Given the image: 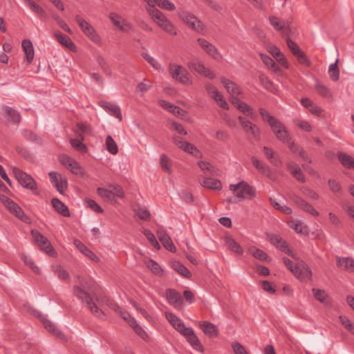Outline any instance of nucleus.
I'll return each mask as SVG.
<instances>
[{
  "mask_svg": "<svg viewBox=\"0 0 354 354\" xmlns=\"http://www.w3.org/2000/svg\"><path fill=\"white\" fill-rule=\"evenodd\" d=\"M25 5L31 9L34 12L39 15L41 17L46 18L47 14L46 11L35 1L32 0H24Z\"/></svg>",
  "mask_w": 354,
  "mask_h": 354,
  "instance_id": "4c0bfd02",
  "label": "nucleus"
},
{
  "mask_svg": "<svg viewBox=\"0 0 354 354\" xmlns=\"http://www.w3.org/2000/svg\"><path fill=\"white\" fill-rule=\"evenodd\" d=\"M106 146L107 151L111 154L115 155L118 152V145L111 136L106 138Z\"/></svg>",
  "mask_w": 354,
  "mask_h": 354,
  "instance_id": "3c124183",
  "label": "nucleus"
},
{
  "mask_svg": "<svg viewBox=\"0 0 354 354\" xmlns=\"http://www.w3.org/2000/svg\"><path fill=\"white\" fill-rule=\"evenodd\" d=\"M31 234L38 247L46 254L50 257H54L56 254V252L53 248L51 243L48 239L41 234L39 231L32 230Z\"/></svg>",
  "mask_w": 354,
  "mask_h": 354,
  "instance_id": "6e6552de",
  "label": "nucleus"
},
{
  "mask_svg": "<svg viewBox=\"0 0 354 354\" xmlns=\"http://www.w3.org/2000/svg\"><path fill=\"white\" fill-rule=\"evenodd\" d=\"M259 113L264 122H268L277 139L283 142H289V133L284 125L277 119L272 116L264 109H259Z\"/></svg>",
  "mask_w": 354,
  "mask_h": 354,
  "instance_id": "f03ea898",
  "label": "nucleus"
},
{
  "mask_svg": "<svg viewBox=\"0 0 354 354\" xmlns=\"http://www.w3.org/2000/svg\"><path fill=\"white\" fill-rule=\"evenodd\" d=\"M134 330V331L142 338L146 335L145 331L142 329L141 326L138 325L136 320L135 319H131L130 320V325Z\"/></svg>",
  "mask_w": 354,
  "mask_h": 354,
  "instance_id": "e2e57ef3",
  "label": "nucleus"
},
{
  "mask_svg": "<svg viewBox=\"0 0 354 354\" xmlns=\"http://www.w3.org/2000/svg\"><path fill=\"white\" fill-rule=\"evenodd\" d=\"M109 17L113 24L121 30L127 31L131 28L130 24L116 13H110Z\"/></svg>",
  "mask_w": 354,
  "mask_h": 354,
  "instance_id": "b1692460",
  "label": "nucleus"
},
{
  "mask_svg": "<svg viewBox=\"0 0 354 354\" xmlns=\"http://www.w3.org/2000/svg\"><path fill=\"white\" fill-rule=\"evenodd\" d=\"M52 205L57 212L65 217L70 216V212L67 206L58 198H53Z\"/></svg>",
  "mask_w": 354,
  "mask_h": 354,
  "instance_id": "bb28decb",
  "label": "nucleus"
},
{
  "mask_svg": "<svg viewBox=\"0 0 354 354\" xmlns=\"http://www.w3.org/2000/svg\"><path fill=\"white\" fill-rule=\"evenodd\" d=\"M159 103L162 107L172 113L175 116L183 117L186 113L183 109L165 100H160Z\"/></svg>",
  "mask_w": 354,
  "mask_h": 354,
  "instance_id": "a878e982",
  "label": "nucleus"
},
{
  "mask_svg": "<svg viewBox=\"0 0 354 354\" xmlns=\"http://www.w3.org/2000/svg\"><path fill=\"white\" fill-rule=\"evenodd\" d=\"M142 57L149 64H151L156 70L163 72L164 69L162 66L159 64V62L150 56L147 53H142Z\"/></svg>",
  "mask_w": 354,
  "mask_h": 354,
  "instance_id": "8fccbe9b",
  "label": "nucleus"
},
{
  "mask_svg": "<svg viewBox=\"0 0 354 354\" xmlns=\"http://www.w3.org/2000/svg\"><path fill=\"white\" fill-rule=\"evenodd\" d=\"M294 123L297 125L299 129L305 131H310L312 129V127L310 124L306 120H303L301 119H295L294 120Z\"/></svg>",
  "mask_w": 354,
  "mask_h": 354,
  "instance_id": "680f3d73",
  "label": "nucleus"
},
{
  "mask_svg": "<svg viewBox=\"0 0 354 354\" xmlns=\"http://www.w3.org/2000/svg\"><path fill=\"white\" fill-rule=\"evenodd\" d=\"M252 162L254 167L263 175L265 176L271 178L272 176V173L271 169L268 165H267L263 162L259 160L256 157L252 158Z\"/></svg>",
  "mask_w": 354,
  "mask_h": 354,
  "instance_id": "412c9836",
  "label": "nucleus"
},
{
  "mask_svg": "<svg viewBox=\"0 0 354 354\" xmlns=\"http://www.w3.org/2000/svg\"><path fill=\"white\" fill-rule=\"evenodd\" d=\"M143 234L155 249H160V245L158 242L155 235L149 230L145 229L143 232Z\"/></svg>",
  "mask_w": 354,
  "mask_h": 354,
  "instance_id": "603ef678",
  "label": "nucleus"
},
{
  "mask_svg": "<svg viewBox=\"0 0 354 354\" xmlns=\"http://www.w3.org/2000/svg\"><path fill=\"white\" fill-rule=\"evenodd\" d=\"M75 244L78 250L84 254L86 257L91 259L95 262L99 261V258L95 255L94 252H93L90 249H88L85 245L81 243L80 241H75Z\"/></svg>",
  "mask_w": 354,
  "mask_h": 354,
  "instance_id": "7c9ffc66",
  "label": "nucleus"
},
{
  "mask_svg": "<svg viewBox=\"0 0 354 354\" xmlns=\"http://www.w3.org/2000/svg\"><path fill=\"white\" fill-rule=\"evenodd\" d=\"M237 109L245 116L249 117L252 120H256L257 118V115L253 109L245 102L239 104Z\"/></svg>",
  "mask_w": 354,
  "mask_h": 354,
  "instance_id": "f704fd0d",
  "label": "nucleus"
},
{
  "mask_svg": "<svg viewBox=\"0 0 354 354\" xmlns=\"http://www.w3.org/2000/svg\"><path fill=\"white\" fill-rule=\"evenodd\" d=\"M99 105L102 107L107 113H109L111 115L119 119L120 121H122V116L120 108L113 104L109 103L105 101H101L99 102Z\"/></svg>",
  "mask_w": 354,
  "mask_h": 354,
  "instance_id": "6ab92c4d",
  "label": "nucleus"
},
{
  "mask_svg": "<svg viewBox=\"0 0 354 354\" xmlns=\"http://www.w3.org/2000/svg\"><path fill=\"white\" fill-rule=\"evenodd\" d=\"M337 264L341 268L349 271L354 272V259L350 257H337Z\"/></svg>",
  "mask_w": 354,
  "mask_h": 354,
  "instance_id": "cd10ccee",
  "label": "nucleus"
},
{
  "mask_svg": "<svg viewBox=\"0 0 354 354\" xmlns=\"http://www.w3.org/2000/svg\"><path fill=\"white\" fill-rule=\"evenodd\" d=\"M225 244L229 250L237 254H242L243 252L242 247L230 236L225 237Z\"/></svg>",
  "mask_w": 354,
  "mask_h": 354,
  "instance_id": "c756f323",
  "label": "nucleus"
},
{
  "mask_svg": "<svg viewBox=\"0 0 354 354\" xmlns=\"http://www.w3.org/2000/svg\"><path fill=\"white\" fill-rule=\"evenodd\" d=\"M229 189L235 194L239 201L246 198L252 199L256 196L255 188L245 180H241L236 184H231Z\"/></svg>",
  "mask_w": 354,
  "mask_h": 354,
  "instance_id": "7ed1b4c3",
  "label": "nucleus"
},
{
  "mask_svg": "<svg viewBox=\"0 0 354 354\" xmlns=\"http://www.w3.org/2000/svg\"><path fill=\"white\" fill-rule=\"evenodd\" d=\"M166 298L168 303L176 308H180L183 303V299L180 294L174 289L169 288L166 290Z\"/></svg>",
  "mask_w": 354,
  "mask_h": 354,
  "instance_id": "dca6fc26",
  "label": "nucleus"
},
{
  "mask_svg": "<svg viewBox=\"0 0 354 354\" xmlns=\"http://www.w3.org/2000/svg\"><path fill=\"white\" fill-rule=\"evenodd\" d=\"M272 243L279 249H280L281 251L284 252L285 253L288 254L290 256H293L292 251L288 248L287 243L283 241V239L274 236L271 239Z\"/></svg>",
  "mask_w": 354,
  "mask_h": 354,
  "instance_id": "c9c22d12",
  "label": "nucleus"
},
{
  "mask_svg": "<svg viewBox=\"0 0 354 354\" xmlns=\"http://www.w3.org/2000/svg\"><path fill=\"white\" fill-rule=\"evenodd\" d=\"M168 71L169 75L175 81L182 84H191L190 74L185 67L177 64L170 63Z\"/></svg>",
  "mask_w": 354,
  "mask_h": 354,
  "instance_id": "20e7f679",
  "label": "nucleus"
},
{
  "mask_svg": "<svg viewBox=\"0 0 354 354\" xmlns=\"http://www.w3.org/2000/svg\"><path fill=\"white\" fill-rule=\"evenodd\" d=\"M268 51L275 58V59L282 65L287 64L286 59L283 55L281 53L279 48L275 46H270L268 47Z\"/></svg>",
  "mask_w": 354,
  "mask_h": 354,
  "instance_id": "58836bf2",
  "label": "nucleus"
},
{
  "mask_svg": "<svg viewBox=\"0 0 354 354\" xmlns=\"http://www.w3.org/2000/svg\"><path fill=\"white\" fill-rule=\"evenodd\" d=\"M173 269L183 277L189 278L192 274L189 270L182 263L175 262L172 265Z\"/></svg>",
  "mask_w": 354,
  "mask_h": 354,
  "instance_id": "de8ad7c7",
  "label": "nucleus"
},
{
  "mask_svg": "<svg viewBox=\"0 0 354 354\" xmlns=\"http://www.w3.org/2000/svg\"><path fill=\"white\" fill-rule=\"evenodd\" d=\"M292 201L302 210L314 216H317L319 212L308 203L304 201L299 196L293 195L291 196Z\"/></svg>",
  "mask_w": 354,
  "mask_h": 354,
  "instance_id": "2eb2a0df",
  "label": "nucleus"
},
{
  "mask_svg": "<svg viewBox=\"0 0 354 354\" xmlns=\"http://www.w3.org/2000/svg\"><path fill=\"white\" fill-rule=\"evenodd\" d=\"M55 37L57 40L63 46L72 49L74 47V44L71 41V39L67 37L66 35L62 34L60 32H57L55 33Z\"/></svg>",
  "mask_w": 354,
  "mask_h": 354,
  "instance_id": "ea45409f",
  "label": "nucleus"
},
{
  "mask_svg": "<svg viewBox=\"0 0 354 354\" xmlns=\"http://www.w3.org/2000/svg\"><path fill=\"white\" fill-rule=\"evenodd\" d=\"M261 59L265 65L268 66L270 69L272 70L274 72H277L279 70V66L274 62V60L268 55L261 54Z\"/></svg>",
  "mask_w": 354,
  "mask_h": 354,
  "instance_id": "49530a36",
  "label": "nucleus"
},
{
  "mask_svg": "<svg viewBox=\"0 0 354 354\" xmlns=\"http://www.w3.org/2000/svg\"><path fill=\"white\" fill-rule=\"evenodd\" d=\"M0 201L10 213L14 214L19 219L26 223L29 222V218L25 214L24 210L12 199L4 194H0Z\"/></svg>",
  "mask_w": 354,
  "mask_h": 354,
  "instance_id": "39448f33",
  "label": "nucleus"
},
{
  "mask_svg": "<svg viewBox=\"0 0 354 354\" xmlns=\"http://www.w3.org/2000/svg\"><path fill=\"white\" fill-rule=\"evenodd\" d=\"M12 172L19 183L24 188L35 191L37 189V183L33 178L17 167H12Z\"/></svg>",
  "mask_w": 354,
  "mask_h": 354,
  "instance_id": "423d86ee",
  "label": "nucleus"
},
{
  "mask_svg": "<svg viewBox=\"0 0 354 354\" xmlns=\"http://www.w3.org/2000/svg\"><path fill=\"white\" fill-rule=\"evenodd\" d=\"M157 236L166 250L171 252H174L176 251V247L174 245L171 237L163 229L159 228L157 230Z\"/></svg>",
  "mask_w": 354,
  "mask_h": 354,
  "instance_id": "f3484780",
  "label": "nucleus"
},
{
  "mask_svg": "<svg viewBox=\"0 0 354 354\" xmlns=\"http://www.w3.org/2000/svg\"><path fill=\"white\" fill-rule=\"evenodd\" d=\"M4 113L8 119L10 120L11 122L15 123L19 122L21 120L19 113L15 111L14 109H12V108L9 106H6L4 108Z\"/></svg>",
  "mask_w": 354,
  "mask_h": 354,
  "instance_id": "a19ab883",
  "label": "nucleus"
},
{
  "mask_svg": "<svg viewBox=\"0 0 354 354\" xmlns=\"http://www.w3.org/2000/svg\"><path fill=\"white\" fill-rule=\"evenodd\" d=\"M314 297L321 303H326L328 295L324 290L313 288L312 290Z\"/></svg>",
  "mask_w": 354,
  "mask_h": 354,
  "instance_id": "6e6d98bb",
  "label": "nucleus"
},
{
  "mask_svg": "<svg viewBox=\"0 0 354 354\" xmlns=\"http://www.w3.org/2000/svg\"><path fill=\"white\" fill-rule=\"evenodd\" d=\"M75 21L79 24L82 32L95 44L100 45L101 44V38L96 32L94 28L81 16L76 15Z\"/></svg>",
  "mask_w": 354,
  "mask_h": 354,
  "instance_id": "1a4fd4ad",
  "label": "nucleus"
},
{
  "mask_svg": "<svg viewBox=\"0 0 354 354\" xmlns=\"http://www.w3.org/2000/svg\"><path fill=\"white\" fill-rule=\"evenodd\" d=\"M238 120L245 132L250 135L251 139L259 141L261 139L259 127L243 116H239Z\"/></svg>",
  "mask_w": 354,
  "mask_h": 354,
  "instance_id": "9d476101",
  "label": "nucleus"
},
{
  "mask_svg": "<svg viewBox=\"0 0 354 354\" xmlns=\"http://www.w3.org/2000/svg\"><path fill=\"white\" fill-rule=\"evenodd\" d=\"M288 147L292 153L298 154L304 160L311 162V159L306 154V152L294 142L289 143Z\"/></svg>",
  "mask_w": 354,
  "mask_h": 354,
  "instance_id": "c03bdc74",
  "label": "nucleus"
},
{
  "mask_svg": "<svg viewBox=\"0 0 354 354\" xmlns=\"http://www.w3.org/2000/svg\"><path fill=\"white\" fill-rule=\"evenodd\" d=\"M180 149H183V151H185L187 153H189L191 154H193L194 156H196V153H199L198 150L196 149V147L194 145H192L187 141L183 144V145H181Z\"/></svg>",
  "mask_w": 354,
  "mask_h": 354,
  "instance_id": "0e129e2a",
  "label": "nucleus"
},
{
  "mask_svg": "<svg viewBox=\"0 0 354 354\" xmlns=\"http://www.w3.org/2000/svg\"><path fill=\"white\" fill-rule=\"evenodd\" d=\"M70 143L72 147L81 153H86L87 151L86 146L80 140L71 139Z\"/></svg>",
  "mask_w": 354,
  "mask_h": 354,
  "instance_id": "4d7b16f0",
  "label": "nucleus"
},
{
  "mask_svg": "<svg viewBox=\"0 0 354 354\" xmlns=\"http://www.w3.org/2000/svg\"><path fill=\"white\" fill-rule=\"evenodd\" d=\"M69 169L75 175L83 176L84 174V169L75 160L72 163Z\"/></svg>",
  "mask_w": 354,
  "mask_h": 354,
  "instance_id": "774afa93",
  "label": "nucleus"
},
{
  "mask_svg": "<svg viewBox=\"0 0 354 354\" xmlns=\"http://www.w3.org/2000/svg\"><path fill=\"white\" fill-rule=\"evenodd\" d=\"M338 62L339 59L337 58L335 63L330 64L328 68L329 76L334 82H337L339 79V70L337 66Z\"/></svg>",
  "mask_w": 354,
  "mask_h": 354,
  "instance_id": "79ce46f5",
  "label": "nucleus"
},
{
  "mask_svg": "<svg viewBox=\"0 0 354 354\" xmlns=\"http://www.w3.org/2000/svg\"><path fill=\"white\" fill-rule=\"evenodd\" d=\"M86 204L88 207L93 210L95 212L102 213L104 211L103 209L92 199H87L86 201Z\"/></svg>",
  "mask_w": 354,
  "mask_h": 354,
  "instance_id": "69168bd1",
  "label": "nucleus"
},
{
  "mask_svg": "<svg viewBox=\"0 0 354 354\" xmlns=\"http://www.w3.org/2000/svg\"><path fill=\"white\" fill-rule=\"evenodd\" d=\"M181 18L194 30L200 32L203 30V23L195 15L184 12Z\"/></svg>",
  "mask_w": 354,
  "mask_h": 354,
  "instance_id": "f8f14e48",
  "label": "nucleus"
},
{
  "mask_svg": "<svg viewBox=\"0 0 354 354\" xmlns=\"http://www.w3.org/2000/svg\"><path fill=\"white\" fill-rule=\"evenodd\" d=\"M149 12L153 19L162 30L171 35H176L173 25L168 21L162 12L156 8H153L151 10H149Z\"/></svg>",
  "mask_w": 354,
  "mask_h": 354,
  "instance_id": "0eeeda50",
  "label": "nucleus"
},
{
  "mask_svg": "<svg viewBox=\"0 0 354 354\" xmlns=\"http://www.w3.org/2000/svg\"><path fill=\"white\" fill-rule=\"evenodd\" d=\"M54 273L58 277V278L63 281L69 280L68 272L60 265H55L53 267Z\"/></svg>",
  "mask_w": 354,
  "mask_h": 354,
  "instance_id": "37998d69",
  "label": "nucleus"
},
{
  "mask_svg": "<svg viewBox=\"0 0 354 354\" xmlns=\"http://www.w3.org/2000/svg\"><path fill=\"white\" fill-rule=\"evenodd\" d=\"M290 227L294 229L297 233L301 234H308L307 227L304 226L301 222L291 221L289 223Z\"/></svg>",
  "mask_w": 354,
  "mask_h": 354,
  "instance_id": "864d4df0",
  "label": "nucleus"
},
{
  "mask_svg": "<svg viewBox=\"0 0 354 354\" xmlns=\"http://www.w3.org/2000/svg\"><path fill=\"white\" fill-rule=\"evenodd\" d=\"M97 194L104 200L112 202L114 200V194L112 190L99 187L97 189Z\"/></svg>",
  "mask_w": 354,
  "mask_h": 354,
  "instance_id": "09e8293b",
  "label": "nucleus"
},
{
  "mask_svg": "<svg viewBox=\"0 0 354 354\" xmlns=\"http://www.w3.org/2000/svg\"><path fill=\"white\" fill-rule=\"evenodd\" d=\"M283 262L285 266L295 274V275L297 274V272L299 270V267L298 266H294L293 262L289 259L284 257L283 258Z\"/></svg>",
  "mask_w": 354,
  "mask_h": 354,
  "instance_id": "338daca9",
  "label": "nucleus"
},
{
  "mask_svg": "<svg viewBox=\"0 0 354 354\" xmlns=\"http://www.w3.org/2000/svg\"><path fill=\"white\" fill-rule=\"evenodd\" d=\"M286 43H287V45L289 48V49L291 50L292 53L296 57L297 55H298L299 54H300L301 53H302L301 50L300 49V48L299 47V46L295 43L293 41H292L289 37L288 36L286 37Z\"/></svg>",
  "mask_w": 354,
  "mask_h": 354,
  "instance_id": "052dcab7",
  "label": "nucleus"
},
{
  "mask_svg": "<svg viewBox=\"0 0 354 354\" xmlns=\"http://www.w3.org/2000/svg\"><path fill=\"white\" fill-rule=\"evenodd\" d=\"M180 334L186 338L187 341L194 349L198 351H203V346L199 339L195 335L193 328L188 327Z\"/></svg>",
  "mask_w": 354,
  "mask_h": 354,
  "instance_id": "ddd939ff",
  "label": "nucleus"
},
{
  "mask_svg": "<svg viewBox=\"0 0 354 354\" xmlns=\"http://www.w3.org/2000/svg\"><path fill=\"white\" fill-rule=\"evenodd\" d=\"M201 328L203 333L209 337H216L217 335V329L213 324L205 321L200 324Z\"/></svg>",
  "mask_w": 354,
  "mask_h": 354,
  "instance_id": "473e14b6",
  "label": "nucleus"
},
{
  "mask_svg": "<svg viewBox=\"0 0 354 354\" xmlns=\"http://www.w3.org/2000/svg\"><path fill=\"white\" fill-rule=\"evenodd\" d=\"M201 184L203 187L214 190H219L221 189V183L220 180L212 178H204Z\"/></svg>",
  "mask_w": 354,
  "mask_h": 354,
  "instance_id": "72a5a7b5",
  "label": "nucleus"
},
{
  "mask_svg": "<svg viewBox=\"0 0 354 354\" xmlns=\"http://www.w3.org/2000/svg\"><path fill=\"white\" fill-rule=\"evenodd\" d=\"M221 82L231 96L239 95L241 94L239 86L231 80L225 77H222L221 79Z\"/></svg>",
  "mask_w": 354,
  "mask_h": 354,
  "instance_id": "5701e85b",
  "label": "nucleus"
},
{
  "mask_svg": "<svg viewBox=\"0 0 354 354\" xmlns=\"http://www.w3.org/2000/svg\"><path fill=\"white\" fill-rule=\"evenodd\" d=\"M160 164L162 169L165 171H166L169 174L171 173V160L169 159V158L167 156H166L165 154L161 155L160 159Z\"/></svg>",
  "mask_w": 354,
  "mask_h": 354,
  "instance_id": "5fc2aeb1",
  "label": "nucleus"
},
{
  "mask_svg": "<svg viewBox=\"0 0 354 354\" xmlns=\"http://www.w3.org/2000/svg\"><path fill=\"white\" fill-rule=\"evenodd\" d=\"M44 327L50 333H52L54 335H55L57 337H59L61 339H63L64 337V334L58 329L57 328L55 324H53L51 321L43 318L41 319Z\"/></svg>",
  "mask_w": 354,
  "mask_h": 354,
  "instance_id": "2f4dec72",
  "label": "nucleus"
},
{
  "mask_svg": "<svg viewBox=\"0 0 354 354\" xmlns=\"http://www.w3.org/2000/svg\"><path fill=\"white\" fill-rule=\"evenodd\" d=\"M165 317L168 322L180 333H182L187 328L185 326L184 322L172 313L165 312Z\"/></svg>",
  "mask_w": 354,
  "mask_h": 354,
  "instance_id": "aec40b11",
  "label": "nucleus"
},
{
  "mask_svg": "<svg viewBox=\"0 0 354 354\" xmlns=\"http://www.w3.org/2000/svg\"><path fill=\"white\" fill-rule=\"evenodd\" d=\"M189 68L191 70L196 71L198 73L207 77L211 80L216 77L215 74L209 68H206L205 65L200 62H193L189 64Z\"/></svg>",
  "mask_w": 354,
  "mask_h": 354,
  "instance_id": "a211bd4d",
  "label": "nucleus"
},
{
  "mask_svg": "<svg viewBox=\"0 0 354 354\" xmlns=\"http://www.w3.org/2000/svg\"><path fill=\"white\" fill-rule=\"evenodd\" d=\"M269 21L271 25L276 30L281 31V35L283 37L288 36L290 29L288 26H286L284 25V23L283 21H280L275 16H270L269 17Z\"/></svg>",
  "mask_w": 354,
  "mask_h": 354,
  "instance_id": "4be33fe9",
  "label": "nucleus"
},
{
  "mask_svg": "<svg viewBox=\"0 0 354 354\" xmlns=\"http://www.w3.org/2000/svg\"><path fill=\"white\" fill-rule=\"evenodd\" d=\"M301 192L306 197L310 198L312 200H317L319 198V195L313 189L308 187H302L300 189Z\"/></svg>",
  "mask_w": 354,
  "mask_h": 354,
  "instance_id": "bf43d9fd",
  "label": "nucleus"
},
{
  "mask_svg": "<svg viewBox=\"0 0 354 354\" xmlns=\"http://www.w3.org/2000/svg\"><path fill=\"white\" fill-rule=\"evenodd\" d=\"M73 294L97 317H104V306L115 312L120 310V306L113 300L96 291V284L91 279L78 277V284L73 286Z\"/></svg>",
  "mask_w": 354,
  "mask_h": 354,
  "instance_id": "f257e3e1",
  "label": "nucleus"
},
{
  "mask_svg": "<svg viewBox=\"0 0 354 354\" xmlns=\"http://www.w3.org/2000/svg\"><path fill=\"white\" fill-rule=\"evenodd\" d=\"M21 259L24 261V263L29 266L31 270L37 274L39 273V269L37 266H36L30 257L26 256L25 254L21 255Z\"/></svg>",
  "mask_w": 354,
  "mask_h": 354,
  "instance_id": "13d9d810",
  "label": "nucleus"
},
{
  "mask_svg": "<svg viewBox=\"0 0 354 354\" xmlns=\"http://www.w3.org/2000/svg\"><path fill=\"white\" fill-rule=\"evenodd\" d=\"M155 5L169 11L174 10L176 8L174 4L169 0H152L151 6H150L151 8L149 10L155 8Z\"/></svg>",
  "mask_w": 354,
  "mask_h": 354,
  "instance_id": "e433bc0d",
  "label": "nucleus"
},
{
  "mask_svg": "<svg viewBox=\"0 0 354 354\" xmlns=\"http://www.w3.org/2000/svg\"><path fill=\"white\" fill-rule=\"evenodd\" d=\"M198 43L201 47L213 59L218 60L221 55L214 45L203 38L198 39Z\"/></svg>",
  "mask_w": 354,
  "mask_h": 354,
  "instance_id": "4468645a",
  "label": "nucleus"
},
{
  "mask_svg": "<svg viewBox=\"0 0 354 354\" xmlns=\"http://www.w3.org/2000/svg\"><path fill=\"white\" fill-rule=\"evenodd\" d=\"M295 276L301 280L306 279H310L312 277V271L307 265L304 264L301 266V267H299V270L297 272V274Z\"/></svg>",
  "mask_w": 354,
  "mask_h": 354,
  "instance_id": "a18cd8bd",
  "label": "nucleus"
},
{
  "mask_svg": "<svg viewBox=\"0 0 354 354\" xmlns=\"http://www.w3.org/2000/svg\"><path fill=\"white\" fill-rule=\"evenodd\" d=\"M27 62L30 64L34 58L35 51L32 42L29 39H24L21 44Z\"/></svg>",
  "mask_w": 354,
  "mask_h": 354,
  "instance_id": "393cba45",
  "label": "nucleus"
},
{
  "mask_svg": "<svg viewBox=\"0 0 354 354\" xmlns=\"http://www.w3.org/2000/svg\"><path fill=\"white\" fill-rule=\"evenodd\" d=\"M50 183L60 194H63L68 187L67 179L58 172L50 171L48 174Z\"/></svg>",
  "mask_w": 354,
  "mask_h": 354,
  "instance_id": "9b49d317",
  "label": "nucleus"
},
{
  "mask_svg": "<svg viewBox=\"0 0 354 354\" xmlns=\"http://www.w3.org/2000/svg\"><path fill=\"white\" fill-rule=\"evenodd\" d=\"M337 158L345 168L348 169H354V158L351 156L344 152H339Z\"/></svg>",
  "mask_w": 354,
  "mask_h": 354,
  "instance_id": "c85d7f7f",
  "label": "nucleus"
}]
</instances>
